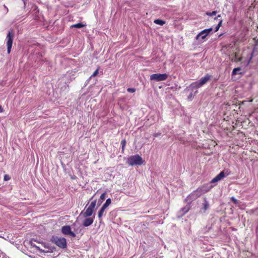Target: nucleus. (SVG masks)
Instances as JSON below:
<instances>
[{
    "instance_id": "f257e3e1",
    "label": "nucleus",
    "mask_w": 258,
    "mask_h": 258,
    "mask_svg": "<svg viewBox=\"0 0 258 258\" xmlns=\"http://www.w3.org/2000/svg\"><path fill=\"white\" fill-rule=\"evenodd\" d=\"M211 78V76L207 74L204 77H202L199 81L191 83L190 87L192 90L199 88L206 84Z\"/></svg>"
},
{
    "instance_id": "f03ea898",
    "label": "nucleus",
    "mask_w": 258,
    "mask_h": 258,
    "mask_svg": "<svg viewBox=\"0 0 258 258\" xmlns=\"http://www.w3.org/2000/svg\"><path fill=\"white\" fill-rule=\"evenodd\" d=\"M126 163L130 166L141 165L143 163L142 157L139 155L131 156L128 158Z\"/></svg>"
},
{
    "instance_id": "7ed1b4c3",
    "label": "nucleus",
    "mask_w": 258,
    "mask_h": 258,
    "mask_svg": "<svg viewBox=\"0 0 258 258\" xmlns=\"http://www.w3.org/2000/svg\"><path fill=\"white\" fill-rule=\"evenodd\" d=\"M51 240L57 246L61 248L64 249L67 247V242L65 238L53 236Z\"/></svg>"
},
{
    "instance_id": "20e7f679",
    "label": "nucleus",
    "mask_w": 258,
    "mask_h": 258,
    "mask_svg": "<svg viewBox=\"0 0 258 258\" xmlns=\"http://www.w3.org/2000/svg\"><path fill=\"white\" fill-rule=\"evenodd\" d=\"M202 195L203 194L201 192L199 188H197L187 197L185 199V201L187 203H190L192 201L196 200Z\"/></svg>"
},
{
    "instance_id": "39448f33",
    "label": "nucleus",
    "mask_w": 258,
    "mask_h": 258,
    "mask_svg": "<svg viewBox=\"0 0 258 258\" xmlns=\"http://www.w3.org/2000/svg\"><path fill=\"white\" fill-rule=\"evenodd\" d=\"M167 78V74H154L150 76L151 80H155L157 82L165 81Z\"/></svg>"
},
{
    "instance_id": "423d86ee",
    "label": "nucleus",
    "mask_w": 258,
    "mask_h": 258,
    "mask_svg": "<svg viewBox=\"0 0 258 258\" xmlns=\"http://www.w3.org/2000/svg\"><path fill=\"white\" fill-rule=\"evenodd\" d=\"M13 37L14 35L12 34V31H9L7 36V45L8 53H10L11 52L13 41Z\"/></svg>"
},
{
    "instance_id": "0eeeda50",
    "label": "nucleus",
    "mask_w": 258,
    "mask_h": 258,
    "mask_svg": "<svg viewBox=\"0 0 258 258\" xmlns=\"http://www.w3.org/2000/svg\"><path fill=\"white\" fill-rule=\"evenodd\" d=\"M61 231L64 235H69L73 237H76V234L72 231L71 227L69 225L62 226Z\"/></svg>"
},
{
    "instance_id": "6e6552de",
    "label": "nucleus",
    "mask_w": 258,
    "mask_h": 258,
    "mask_svg": "<svg viewBox=\"0 0 258 258\" xmlns=\"http://www.w3.org/2000/svg\"><path fill=\"white\" fill-rule=\"evenodd\" d=\"M212 187L213 186L211 185L210 183H208L203 185V186L199 187L198 188L200 190L201 192L203 195L210 191Z\"/></svg>"
},
{
    "instance_id": "1a4fd4ad",
    "label": "nucleus",
    "mask_w": 258,
    "mask_h": 258,
    "mask_svg": "<svg viewBox=\"0 0 258 258\" xmlns=\"http://www.w3.org/2000/svg\"><path fill=\"white\" fill-rule=\"evenodd\" d=\"M210 204L206 198H204V203L202 204V207L201 209V212L205 213L206 211L209 208Z\"/></svg>"
},
{
    "instance_id": "9d476101",
    "label": "nucleus",
    "mask_w": 258,
    "mask_h": 258,
    "mask_svg": "<svg viewBox=\"0 0 258 258\" xmlns=\"http://www.w3.org/2000/svg\"><path fill=\"white\" fill-rule=\"evenodd\" d=\"M224 177L225 174L224 171H222L211 180V183H216L221 180Z\"/></svg>"
},
{
    "instance_id": "9b49d317",
    "label": "nucleus",
    "mask_w": 258,
    "mask_h": 258,
    "mask_svg": "<svg viewBox=\"0 0 258 258\" xmlns=\"http://www.w3.org/2000/svg\"><path fill=\"white\" fill-rule=\"evenodd\" d=\"M94 222V218L87 217L83 222V225L85 227H88L92 224Z\"/></svg>"
},
{
    "instance_id": "f8f14e48",
    "label": "nucleus",
    "mask_w": 258,
    "mask_h": 258,
    "mask_svg": "<svg viewBox=\"0 0 258 258\" xmlns=\"http://www.w3.org/2000/svg\"><path fill=\"white\" fill-rule=\"evenodd\" d=\"M93 212V210H90V209L87 208L85 212H81V213L80 214V216L82 215L84 218H87L91 216L92 215Z\"/></svg>"
},
{
    "instance_id": "ddd939ff",
    "label": "nucleus",
    "mask_w": 258,
    "mask_h": 258,
    "mask_svg": "<svg viewBox=\"0 0 258 258\" xmlns=\"http://www.w3.org/2000/svg\"><path fill=\"white\" fill-rule=\"evenodd\" d=\"M207 35H208L205 32H204L203 30L196 36V39L199 40L201 38L202 40H204Z\"/></svg>"
},
{
    "instance_id": "4468645a",
    "label": "nucleus",
    "mask_w": 258,
    "mask_h": 258,
    "mask_svg": "<svg viewBox=\"0 0 258 258\" xmlns=\"http://www.w3.org/2000/svg\"><path fill=\"white\" fill-rule=\"evenodd\" d=\"M221 17L220 15H218L216 18H215V19H218L219 20L218 24L217 25V26L215 27V32H217L219 29L220 27L222 25V19H219V18Z\"/></svg>"
},
{
    "instance_id": "2eb2a0df",
    "label": "nucleus",
    "mask_w": 258,
    "mask_h": 258,
    "mask_svg": "<svg viewBox=\"0 0 258 258\" xmlns=\"http://www.w3.org/2000/svg\"><path fill=\"white\" fill-rule=\"evenodd\" d=\"M86 26L85 24H83L82 23H77L74 25H73L71 26V28H81Z\"/></svg>"
},
{
    "instance_id": "dca6fc26",
    "label": "nucleus",
    "mask_w": 258,
    "mask_h": 258,
    "mask_svg": "<svg viewBox=\"0 0 258 258\" xmlns=\"http://www.w3.org/2000/svg\"><path fill=\"white\" fill-rule=\"evenodd\" d=\"M190 209V207L189 205H186L185 207H184V208H182L181 209V212H182V215H184L185 214V213H186Z\"/></svg>"
},
{
    "instance_id": "f3484780",
    "label": "nucleus",
    "mask_w": 258,
    "mask_h": 258,
    "mask_svg": "<svg viewBox=\"0 0 258 258\" xmlns=\"http://www.w3.org/2000/svg\"><path fill=\"white\" fill-rule=\"evenodd\" d=\"M154 22L155 24L160 25L161 26L163 25L165 23V22L164 21H163V20H160V19L155 20Z\"/></svg>"
},
{
    "instance_id": "a211bd4d",
    "label": "nucleus",
    "mask_w": 258,
    "mask_h": 258,
    "mask_svg": "<svg viewBox=\"0 0 258 258\" xmlns=\"http://www.w3.org/2000/svg\"><path fill=\"white\" fill-rule=\"evenodd\" d=\"M111 203V200L109 198L106 200L105 203L103 204L102 207L106 209L107 207H108L110 205Z\"/></svg>"
},
{
    "instance_id": "6ab92c4d",
    "label": "nucleus",
    "mask_w": 258,
    "mask_h": 258,
    "mask_svg": "<svg viewBox=\"0 0 258 258\" xmlns=\"http://www.w3.org/2000/svg\"><path fill=\"white\" fill-rule=\"evenodd\" d=\"M96 201H92L90 205L89 206V207H88V208L90 209V210H92L93 211H94V209L95 208V207L96 206Z\"/></svg>"
},
{
    "instance_id": "aec40b11",
    "label": "nucleus",
    "mask_w": 258,
    "mask_h": 258,
    "mask_svg": "<svg viewBox=\"0 0 258 258\" xmlns=\"http://www.w3.org/2000/svg\"><path fill=\"white\" fill-rule=\"evenodd\" d=\"M96 201H92L90 205L89 206V207H88V208L90 209V210H92L93 211H94V209L95 208V207L96 206Z\"/></svg>"
},
{
    "instance_id": "412c9836",
    "label": "nucleus",
    "mask_w": 258,
    "mask_h": 258,
    "mask_svg": "<svg viewBox=\"0 0 258 258\" xmlns=\"http://www.w3.org/2000/svg\"><path fill=\"white\" fill-rule=\"evenodd\" d=\"M106 209L103 207H101V208L100 209V210H99V212H98V217L99 218H101L102 216H103V213L105 211Z\"/></svg>"
},
{
    "instance_id": "4be33fe9",
    "label": "nucleus",
    "mask_w": 258,
    "mask_h": 258,
    "mask_svg": "<svg viewBox=\"0 0 258 258\" xmlns=\"http://www.w3.org/2000/svg\"><path fill=\"white\" fill-rule=\"evenodd\" d=\"M240 70H241V68L239 67L234 69L233 70L232 75L233 76V75H236V74H238L239 73V72Z\"/></svg>"
},
{
    "instance_id": "5701e85b",
    "label": "nucleus",
    "mask_w": 258,
    "mask_h": 258,
    "mask_svg": "<svg viewBox=\"0 0 258 258\" xmlns=\"http://www.w3.org/2000/svg\"><path fill=\"white\" fill-rule=\"evenodd\" d=\"M217 14V11H213L212 12H207L206 15L209 16H215Z\"/></svg>"
},
{
    "instance_id": "b1692460",
    "label": "nucleus",
    "mask_w": 258,
    "mask_h": 258,
    "mask_svg": "<svg viewBox=\"0 0 258 258\" xmlns=\"http://www.w3.org/2000/svg\"><path fill=\"white\" fill-rule=\"evenodd\" d=\"M30 243L32 246L36 247L38 250H41L40 247L39 246L36 245L33 241H31Z\"/></svg>"
},
{
    "instance_id": "393cba45",
    "label": "nucleus",
    "mask_w": 258,
    "mask_h": 258,
    "mask_svg": "<svg viewBox=\"0 0 258 258\" xmlns=\"http://www.w3.org/2000/svg\"><path fill=\"white\" fill-rule=\"evenodd\" d=\"M98 74V69H97L93 73V74L91 76V77L89 78L88 79V81H89L90 80H91V79L92 78V77H95L97 75V74Z\"/></svg>"
},
{
    "instance_id": "a878e982",
    "label": "nucleus",
    "mask_w": 258,
    "mask_h": 258,
    "mask_svg": "<svg viewBox=\"0 0 258 258\" xmlns=\"http://www.w3.org/2000/svg\"><path fill=\"white\" fill-rule=\"evenodd\" d=\"M121 145L122 146V150H124V148L125 146V144H126V141L125 140H123L121 141Z\"/></svg>"
},
{
    "instance_id": "bb28decb",
    "label": "nucleus",
    "mask_w": 258,
    "mask_h": 258,
    "mask_svg": "<svg viewBox=\"0 0 258 258\" xmlns=\"http://www.w3.org/2000/svg\"><path fill=\"white\" fill-rule=\"evenodd\" d=\"M212 31V28H209L204 30L203 32H205L207 35H208Z\"/></svg>"
},
{
    "instance_id": "cd10ccee",
    "label": "nucleus",
    "mask_w": 258,
    "mask_h": 258,
    "mask_svg": "<svg viewBox=\"0 0 258 258\" xmlns=\"http://www.w3.org/2000/svg\"><path fill=\"white\" fill-rule=\"evenodd\" d=\"M231 200L235 205H237L238 203V201L233 197L231 198Z\"/></svg>"
},
{
    "instance_id": "c85d7f7f",
    "label": "nucleus",
    "mask_w": 258,
    "mask_h": 258,
    "mask_svg": "<svg viewBox=\"0 0 258 258\" xmlns=\"http://www.w3.org/2000/svg\"><path fill=\"white\" fill-rule=\"evenodd\" d=\"M127 92L130 93H134L136 91V89L132 88H129L127 89Z\"/></svg>"
},
{
    "instance_id": "c756f323",
    "label": "nucleus",
    "mask_w": 258,
    "mask_h": 258,
    "mask_svg": "<svg viewBox=\"0 0 258 258\" xmlns=\"http://www.w3.org/2000/svg\"><path fill=\"white\" fill-rule=\"evenodd\" d=\"M253 51H252V52L250 53V57H249V59H248V62H247V63H248H248H249L250 62V61H251V59H252V57H253Z\"/></svg>"
},
{
    "instance_id": "7c9ffc66",
    "label": "nucleus",
    "mask_w": 258,
    "mask_h": 258,
    "mask_svg": "<svg viewBox=\"0 0 258 258\" xmlns=\"http://www.w3.org/2000/svg\"><path fill=\"white\" fill-rule=\"evenodd\" d=\"M105 193L104 192L101 195V196L100 197V200L103 201L105 199Z\"/></svg>"
},
{
    "instance_id": "2f4dec72",
    "label": "nucleus",
    "mask_w": 258,
    "mask_h": 258,
    "mask_svg": "<svg viewBox=\"0 0 258 258\" xmlns=\"http://www.w3.org/2000/svg\"><path fill=\"white\" fill-rule=\"evenodd\" d=\"M10 179V177L8 175H5L4 176V180L7 181Z\"/></svg>"
},
{
    "instance_id": "473e14b6",
    "label": "nucleus",
    "mask_w": 258,
    "mask_h": 258,
    "mask_svg": "<svg viewBox=\"0 0 258 258\" xmlns=\"http://www.w3.org/2000/svg\"><path fill=\"white\" fill-rule=\"evenodd\" d=\"M161 135L160 133H155L153 135V136L154 137H158V136H159L160 135Z\"/></svg>"
},
{
    "instance_id": "72a5a7b5",
    "label": "nucleus",
    "mask_w": 258,
    "mask_h": 258,
    "mask_svg": "<svg viewBox=\"0 0 258 258\" xmlns=\"http://www.w3.org/2000/svg\"><path fill=\"white\" fill-rule=\"evenodd\" d=\"M3 109L2 107L0 105V112H3Z\"/></svg>"
},
{
    "instance_id": "f704fd0d",
    "label": "nucleus",
    "mask_w": 258,
    "mask_h": 258,
    "mask_svg": "<svg viewBox=\"0 0 258 258\" xmlns=\"http://www.w3.org/2000/svg\"><path fill=\"white\" fill-rule=\"evenodd\" d=\"M26 0H23V2H24V5H25V3H26Z\"/></svg>"
},
{
    "instance_id": "c9c22d12",
    "label": "nucleus",
    "mask_w": 258,
    "mask_h": 258,
    "mask_svg": "<svg viewBox=\"0 0 258 258\" xmlns=\"http://www.w3.org/2000/svg\"><path fill=\"white\" fill-rule=\"evenodd\" d=\"M47 62H48V60H46V64H47Z\"/></svg>"
}]
</instances>
